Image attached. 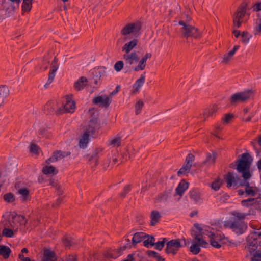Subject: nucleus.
Here are the masks:
<instances>
[{
	"label": "nucleus",
	"mask_w": 261,
	"mask_h": 261,
	"mask_svg": "<svg viewBox=\"0 0 261 261\" xmlns=\"http://www.w3.org/2000/svg\"><path fill=\"white\" fill-rule=\"evenodd\" d=\"M141 28V23L139 21L129 23L125 25L120 31L121 38L118 39L119 42L121 39L123 41H126L131 39L134 37H137L140 34Z\"/></svg>",
	"instance_id": "f257e3e1"
},
{
	"label": "nucleus",
	"mask_w": 261,
	"mask_h": 261,
	"mask_svg": "<svg viewBox=\"0 0 261 261\" xmlns=\"http://www.w3.org/2000/svg\"><path fill=\"white\" fill-rule=\"evenodd\" d=\"M252 159L248 153H243L241 158L237 161V170L242 173V176L245 180H248L251 176L249 168L251 164Z\"/></svg>",
	"instance_id": "f03ea898"
},
{
	"label": "nucleus",
	"mask_w": 261,
	"mask_h": 261,
	"mask_svg": "<svg viewBox=\"0 0 261 261\" xmlns=\"http://www.w3.org/2000/svg\"><path fill=\"white\" fill-rule=\"evenodd\" d=\"M252 238H253V241L249 242V245L246 248L248 254H247V257L249 255L252 256V257L257 258L261 259V251L258 250V244L257 240H261V232L254 231L252 233Z\"/></svg>",
	"instance_id": "7ed1b4c3"
},
{
	"label": "nucleus",
	"mask_w": 261,
	"mask_h": 261,
	"mask_svg": "<svg viewBox=\"0 0 261 261\" xmlns=\"http://www.w3.org/2000/svg\"><path fill=\"white\" fill-rule=\"evenodd\" d=\"M247 5L245 3H242L233 14V23L234 27L239 28L244 21V18L246 14Z\"/></svg>",
	"instance_id": "20e7f679"
},
{
	"label": "nucleus",
	"mask_w": 261,
	"mask_h": 261,
	"mask_svg": "<svg viewBox=\"0 0 261 261\" xmlns=\"http://www.w3.org/2000/svg\"><path fill=\"white\" fill-rule=\"evenodd\" d=\"M254 96V92L252 90H247L243 92L234 93L230 98L231 105H236L239 102H244L251 98Z\"/></svg>",
	"instance_id": "39448f33"
},
{
	"label": "nucleus",
	"mask_w": 261,
	"mask_h": 261,
	"mask_svg": "<svg viewBox=\"0 0 261 261\" xmlns=\"http://www.w3.org/2000/svg\"><path fill=\"white\" fill-rule=\"evenodd\" d=\"M179 24L182 26L181 32L182 37L187 38L189 37H192L195 38L200 37V33L198 29L194 26L185 22L183 20L179 21Z\"/></svg>",
	"instance_id": "423d86ee"
},
{
	"label": "nucleus",
	"mask_w": 261,
	"mask_h": 261,
	"mask_svg": "<svg viewBox=\"0 0 261 261\" xmlns=\"http://www.w3.org/2000/svg\"><path fill=\"white\" fill-rule=\"evenodd\" d=\"M103 149L101 147H98L94 150L91 154L87 155L88 164L90 165L92 169H95L98 164V160L102 154Z\"/></svg>",
	"instance_id": "0eeeda50"
},
{
	"label": "nucleus",
	"mask_w": 261,
	"mask_h": 261,
	"mask_svg": "<svg viewBox=\"0 0 261 261\" xmlns=\"http://www.w3.org/2000/svg\"><path fill=\"white\" fill-rule=\"evenodd\" d=\"M15 187L22 202H26L30 200V191L27 187L23 185V183L18 182L16 184Z\"/></svg>",
	"instance_id": "6e6552de"
},
{
	"label": "nucleus",
	"mask_w": 261,
	"mask_h": 261,
	"mask_svg": "<svg viewBox=\"0 0 261 261\" xmlns=\"http://www.w3.org/2000/svg\"><path fill=\"white\" fill-rule=\"evenodd\" d=\"M229 227L236 233L242 234L247 229V225L244 221H231L228 223Z\"/></svg>",
	"instance_id": "1a4fd4ad"
},
{
	"label": "nucleus",
	"mask_w": 261,
	"mask_h": 261,
	"mask_svg": "<svg viewBox=\"0 0 261 261\" xmlns=\"http://www.w3.org/2000/svg\"><path fill=\"white\" fill-rule=\"evenodd\" d=\"M194 227L196 228L197 230L193 232L192 236L199 247H206L208 243L202 239V229L201 228L199 225L197 223L194 224Z\"/></svg>",
	"instance_id": "9d476101"
},
{
	"label": "nucleus",
	"mask_w": 261,
	"mask_h": 261,
	"mask_svg": "<svg viewBox=\"0 0 261 261\" xmlns=\"http://www.w3.org/2000/svg\"><path fill=\"white\" fill-rule=\"evenodd\" d=\"M122 57L125 65L128 67L137 63L139 60V55L136 51L124 53Z\"/></svg>",
	"instance_id": "9b49d317"
},
{
	"label": "nucleus",
	"mask_w": 261,
	"mask_h": 261,
	"mask_svg": "<svg viewBox=\"0 0 261 261\" xmlns=\"http://www.w3.org/2000/svg\"><path fill=\"white\" fill-rule=\"evenodd\" d=\"M181 247V245L178 239L172 240L167 243L165 250L168 254H175Z\"/></svg>",
	"instance_id": "f8f14e48"
},
{
	"label": "nucleus",
	"mask_w": 261,
	"mask_h": 261,
	"mask_svg": "<svg viewBox=\"0 0 261 261\" xmlns=\"http://www.w3.org/2000/svg\"><path fill=\"white\" fill-rule=\"evenodd\" d=\"M2 10L5 12L6 17L12 15L16 8L18 6L9 0H3L2 2Z\"/></svg>",
	"instance_id": "ddd939ff"
},
{
	"label": "nucleus",
	"mask_w": 261,
	"mask_h": 261,
	"mask_svg": "<svg viewBox=\"0 0 261 261\" xmlns=\"http://www.w3.org/2000/svg\"><path fill=\"white\" fill-rule=\"evenodd\" d=\"M194 158L195 157L192 154L189 153L188 154L185 164L177 172L178 175L179 176L180 174H183L189 172L192 167V163L194 160Z\"/></svg>",
	"instance_id": "4468645a"
},
{
	"label": "nucleus",
	"mask_w": 261,
	"mask_h": 261,
	"mask_svg": "<svg viewBox=\"0 0 261 261\" xmlns=\"http://www.w3.org/2000/svg\"><path fill=\"white\" fill-rule=\"evenodd\" d=\"M70 155V152L62 151L61 150H57L54 152L51 156L48 159L46 162L47 164L55 162L60 160Z\"/></svg>",
	"instance_id": "2eb2a0df"
},
{
	"label": "nucleus",
	"mask_w": 261,
	"mask_h": 261,
	"mask_svg": "<svg viewBox=\"0 0 261 261\" xmlns=\"http://www.w3.org/2000/svg\"><path fill=\"white\" fill-rule=\"evenodd\" d=\"M227 186L230 188L233 186L237 189L239 186L240 181H239L238 176H234L232 173L229 172L225 178Z\"/></svg>",
	"instance_id": "dca6fc26"
},
{
	"label": "nucleus",
	"mask_w": 261,
	"mask_h": 261,
	"mask_svg": "<svg viewBox=\"0 0 261 261\" xmlns=\"http://www.w3.org/2000/svg\"><path fill=\"white\" fill-rule=\"evenodd\" d=\"M9 220L14 225L16 226V228H18V224L25 225L27 223V220L24 216L21 215H18L17 214H12L8 218Z\"/></svg>",
	"instance_id": "f3484780"
},
{
	"label": "nucleus",
	"mask_w": 261,
	"mask_h": 261,
	"mask_svg": "<svg viewBox=\"0 0 261 261\" xmlns=\"http://www.w3.org/2000/svg\"><path fill=\"white\" fill-rule=\"evenodd\" d=\"M93 102L94 104H99L100 106L107 107L111 102V98L106 95L99 96L94 98Z\"/></svg>",
	"instance_id": "a211bd4d"
},
{
	"label": "nucleus",
	"mask_w": 261,
	"mask_h": 261,
	"mask_svg": "<svg viewBox=\"0 0 261 261\" xmlns=\"http://www.w3.org/2000/svg\"><path fill=\"white\" fill-rule=\"evenodd\" d=\"M152 55L151 53H146L144 56H143L141 60L139 61L138 64L137 66L134 68V70L135 71H138L140 70H143L145 68L146 65V62L148 59H149L151 57Z\"/></svg>",
	"instance_id": "6ab92c4d"
},
{
	"label": "nucleus",
	"mask_w": 261,
	"mask_h": 261,
	"mask_svg": "<svg viewBox=\"0 0 261 261\" xmlns=\"http://www.w3.org/2000/svg\"><path fill=\"white\" fill-rule=\"evenodd\" d=\"M239 45H235L233 46V48L231 50L229 51L227 53L225 54L222 58V63L224 64H229L230 61L232 59L235 53L239 49Z\"/></svg>",
	"instance_id": "aec40b11"
},
{
	"label": "nucleus",
	"mask_w": 261,
	"mask_h": 261,
	"mask_svg": "<svg viewBox=\"0 0 261 261\" xmlns=\"http://www.w3.org/2000/svg\"><path fill=\"white\" fill-rule=\"evenodd\" d=\"M63 106L66 113H73L75 109V102L71 99L70 96H67L65 103Z\"/></svg>",
	"instance_id": "412c9836"
},
{
	"label": "nucleus",
	"mask_w": 261,
	"mask_h": 261,
	"mask_svg": "<svg viewBox=\"0 0 261 261\" xmlns=\"http://www.w3.org/2000/svg\"><path fill=\"white\" fill-rule=\"evenodd\" d=\"M138 42L137 39H134L125 43L122 47V51L125 53H131L130 51L137 46Z\"/></svg>",
	"instance_id": "4be33fe9"
},
{
	"label": "nucleus",
	"mask_w": 261,
	"mask_h": 261,
	"mask_svg": "<svg viewBox=\"0 0 261 261\" xmlns=\"http://www.w3.org/2000/svg\"><path fill=\"white\" fill-rule=\"evenodd\" d=\"M97 118H93L89 121V125L86 130L84 132L89 135H93L97 127Z\"/></svg>",
	"instance_id": "5701e85b"
},
{
	"label": "nucleus",
	"mask_w": 261,
	"mask_h": 261,
	"mask_svg": "<svg viewBox=\"0 0 261 261\" xmlns=\"http://www.w3.org/2000/svg\"><path fill=\"white\" fill-rule=\"evenodd\" d=\"M87 83V79L84 76H82L74 83V88L76 91H81L84 89Z\"/></svg>",
	"instance_id": "b1692460"
},
{
	"label": "nucleus",
	"mask_w": 261,
	"mask_h": 261,
	"mask_svg": "<svg viewBox=\"0 0 261 261\" xmlns=\"http://www.w3.org/2000/svg\"><path fill=\"white\" fill-rule=\"evenodd\" d=\"M145 73H144L143 74H142L140 76V77L136 80L135 84L133 85V87L134 89V93H137L139 91V89L141 88V87L142 86V85L145 83Z\"/></svg>",
	"instance_id": "393cba45"
},
{
	"label": "nucleus",
	"mask_w": 261,
	"mask_h": 261,
	"mask_svg": "<svg viewBox=\"0 0 261 261\" xmlns=\"http://www.w3.org/2000/svg\"><path fill=\"white\" fill-rule=\"evenodd\" d=\"M10 227L9 226H5L2 231L3 235L7 237H11L13 235V231H16L17 230L16 226L14 225L10 221Z\"/></svg>",
	"instance_id": "a878e982"
},
{
	"label": "nucleus",
	"mask_w": 261,
	"mask_h": 261,
	"mask_svg": "<svg viewBox=\"0 0 261 261\" xmlns=\"http://www.w3.org/2000/svg\"><path fill=\"white\" fill-rule=\"evenodd\" d=\"M127 240V243L126 245L120 247L118 249L111 250L112 254L113 256V258H116L120 256L122 254V252L126 249V248H130V241L129 239H126Z\"/></svg>",
	"instance_id": "bb28decb"
},
{
	"label": "nucleus",
	"mask_w": 261,
	"mask_h": 261,
	"mask_svg": "<svg viewBox=\"0 0 261 261\" xmlns=\"http://www.w3.org/2000/svg\"><path fill=\"white\" fill-rule=\"evenodd\" d=\"M247 180L244 179V181H240L239 186L245 187V192L247 195L254 196L255 195V192L253 188L249 186V183Z\"/></svg>",
	"instance_id": "cd10ccee"
},
{
	"label": "nucleus",
	"mask_w": 261,
	"mask_h": 261,
	"mask_svg": "<svg viewBox=\"0 0 261 261\" xmlns=\"http://www.w3.org/2000/svg\"><path fill=\"white\" fill-rule=\"evenodd\" d=\"M150 217L151 219L150 225L154 226L159 222L161 215L159 212L156 210H153L151 212Z\"/></svg>",
	"instance_id": "c85d7f7f"
},
{
	"label": "nucleus",
	"mask_w": 261,
	"mask_h": 261,
	"mask_svg": "<svg viewBox=\"0 0 261 261\" xmlns=\"http://www.w3.org/2000/svg\"><path fill=\"white\" fill-rule=\"evenodd\" d=\"M218 109V107L216 105H213L205 109L203 113L204 120L209 117L213 116L216 113Z\"/></svg>",
	"instance_id": "c756f323"
},
{
	"label": "nucleus",
	"mask_w": 261,
	"mask_h": 261,
	"mask_svg": "<svg viewBox=\"0 0 261 261\" xmlns=\"http://www.w3.org/2000/svg\"><path fill=\"white\" fill-rule=\"evenodd\" d=\"M9 95V90L6 86L0 87V107L3 104L4 100Z\"/></svg>",
	"instance_id": "7c9ffc66"
},
{
	"label": "nucleus",
	"mask_w": 261,
	"mask_h": 261,
	"mask_svg": "<svg viewBox=\"0 0 261 261\" xmlns=\"http://www.w3.org/2000/svg\"><path fill=\"white\" fill-rule=\"evenodd\" d=\"M121 137L116 136L110 138L108 142V145L113 147H118L121 145Z\"/></svg>",
	"instance_id": "2f4dec72"
},
{
	"label": "nucleus",
	"mask_w": 261,
	"mask_h": 261,
	"mask_svg": "<svg viewBox=\"0 0 261 261\" xmlns=\"http://www.w3.org/2000/svg\"><path fill=\"white\" fill-rule=\"evenodd\" d=\"M90 136V135L87 134V133H84L79 140V144L80 148H84L87 146L89 142Z\"/></svg>",
	"instance_id": "473e14b6"
},
{
	"label": "nucleus",
	"mask_w": 261,
	"mask_h": 261,
	"mask_svg": "<svg viewBox=\"0 0 261 261\" xmlns=\"http://www.w3.org/2000/svg\"><path fill=\"white\" fill-rule=\"evenodd\" d=\"M188 183L184 181H181L176 188V193L177 195L181 196L184 192L188 189Z\"/></svg>",
	"instance_id": "72a5a7b5"
},
{
	"label": "nucleus",
	"mask_w": 261,
	"mask_h": 261,
	"mask_svg": "<svg viewBox=\"0 0 261 261\" xmlns=\"http://www.w3.org/2000/svg\"><path fill=\"white\" fill-rule=\"evenodd\" d=\"M146 236L144 235L142 232H136L134 234L132 239V244L134 246H136L138 243L141 242L146 238Z\"/></svg>",
	"instance_id": "f704fd0d"
},
{
	"label": "nucleus",
	"mask_w": 261,
	"mask_h": 261,
	"mask_svg": "<svg viewBox=\"0 0 261 261\" xmlns=\"http://www.w3.org/2000/svg\"><path fill=\"white\" fill-rule=\"evenodd\" d=\"M11 253L10 249L6 246L0 245V255L6 259L9 257Z\"/></svg>",
	"instance_id": "c9c22d12"
},
{
	"label": "nucleus",
	"mask_w": 261,
	"mask_h": 261,
	"mask_svg": "<svg viewBox=\"0 0 261 261\" xmlns=\"http://www.w3.org/2000/svg\"><path fill=\"white\" fill-rule=\"evenodd\" d=\"M42 172L46 175L47 174H56L58 170L53 166H45L42 168Z\"/></svg>",
	"instance_id": "e433bc0d"
},
{
	"label": "nucleus",
	"mask_w": 261,
	"mask_h": 261,
	"mask_svg": "<svg viewBox=\"0 0 261 261\" xmlns=\"http://www.w3.org/2000/svg\"><path fill=\"white\" fill-rule=\"evenodd\" d=\"M241 42L244 44L246 45L247 44L252 37L251 35H250L248 32L247 31H243L241 34Z\"/></svg>",
	"instance_id": "4c0bfd02"
},
{
	"label": "nucleus",
	"mask_w": 261,
	"mask_h": 261,
	"mask_svg": "<svg viewBox=\"0 0 261 261\" xmlns=\"http://www.w3.org/2000/svg\"><path fill=\"white\" fill-rule=\"evenodd\" d=\"M32 0H23L22 5L23 12H29L32 8Z\"/></svg>",
	"instance_id": "58836bf2"
},
{
	"label": "nucleus",
	"mask_w": 261,
	"mask_h": 261,
	"mask_svg": "<svg viewBox=\"0 0 261 261\" xmlns=\"http://www.w3.org/2000/svg\"><path fill=\"white\" fill-rule=\"evenodd\" d=\"M190 198L196 202L200 200L199 192L195 190H191L189 193Z\"/></svg>",
	"instance_id": "ea45409f"
},
{
	"label": "nucleus",
	"mask_w": 261,
	"mask_h": 261,
	"mask_svg": "<svg viewBox=\"0 0 261 261\" xmlns=\"http://www.w3.org/2000/svg\"><path fill=\"white\" fill-rule=\"evenodd\" d=\"M253 32L255 35H261V17L256 19Z\"/></svg>",
	"instance_id": "a19ab883"
},
{
	"label": "nucleus",
	"mask_w": 261,
	"mask_h": 261,
	"mask_svg": "<svg viewBox=\"0 0 261 261\" xmlns=\"http://www.w3.org/2000/svg\"><path fill=\"white\" fill-rule=\"evenodd\" d=\"M217 158V153L213 152L212 153H209L207 154L205 162L210 164H213L215 162Z\"/></svg>",
	"instance_id": "79ce46f5"
},
{
	"label": "nucleus",
	"mask_w": 261,
	"mask_h": 261,
	"mask_svg": "<svg viewBox=\"0 0 261 261\" xmlns=\"http://www.w3.org/2000/svg\"><path fill=\"white\" fill-rule=\"evenodd\" d=\"M147 239L143 241V245L146 247H149V245L153 246L155 245V239L153 236H146Z\"/></svg>",
	"instance_id": "37998d69"
},
{
	"label": "nucleus",
	"mask_w": 261,
	"mask_h": 261,
	"mask_svg": "<svg viewBox=\"0 0 261 261\" xmlns=\"http://www.w3.org/2000/svg\"><path fill=\"white\" fill-rule=\"evenodd\" d=\"M222 184V181L220 179H215L212 184L210 185V187L214 191H218L221 185Z\"/></svg>",
	"instance_id": "c03bdc74"
},
{
	"label": "nucleus",
	"mask_w": 261,
	"mask_h": 261,
	"mask_svg": "<svg viewBox=\"0 0 261 261\" xmlns=\"http://www.w3.org/2000/svg\"><path fill=\"white\" fill-rule=\"evenodd\" d=\"M56 72V69H51L49 72L48 80L47 81V83L44 85V87L45 88H48L49 85L53 82L55 76Z\"/></svg>",
	"instance_id": "a18cd8bd"
},
{
	"label": "nucleus",
	"mask_w": 261,
	"mask_h": 261,
	"mask_svg": "<svg viewBox=\"0 0 261 261\" xmlns=\"http://www.w3.org/2000/svg\"><path fill=\"white\" fill-rule=\"evenodd\" d=\"M3 199L7 203H12L15 201V198L13 194L8 193L4 195Z\"/></svg>",
	"instance_id": "49530a36"
},
{
	"label": "nucleus",
	"mask_w": 261,
	"mask_h": 261,
	"mask_svg": "<svg viewBox=\"0 0 261 261\" xmlns=\"http://www.w3.org/2000/svg\"><path fill=\"white\" fill-rule=\"evenodd\" d=\"M190 251L194 254H197L200 251V248L197 243H194L190 247Z\"/></svg>",
	"instance_id": "de8ad7c7"
},
{
	"label": "nucleus",
	"mask_w": 261,
	"mask_h": 261,
	"mask_svg": "<svg viewBox=\"0 0 261 261\" xmlns=\"http://www.w3.org/2000/svg\"><path fill=\"white\" fill-rule=\"evenodd\" d=\"M143 106H144V103L141 100H138L136 102L135 106V113L136 115H139V114H140Z\"/></svg>",
	"instance_id": "09e8293b"
},
{
	"label": "nucleus",
	"mask_w": 261,
	"mask_h": 261,
	"mask_svg": "<svg viewBox=\"0 0 261 261\" xmlns=\"http://www.w3.org/2000/svg\"><path fill=\"white\" fill-rule=\"evenodd\" d=\"M106 68L105 67H99L95 70V74L97 77H101L106 75Z\"/></svg>",
	"instance_id": "8fccbe9b"
},
{
	"label": "nucleus",
	"mask_w": 261,
	"mask_h": 261,
	"mask_svg": "<svg viewBox=\"0 0 261 261\" xmlns=\"http://www.w3.org/2000/svg\"><path fill=\"white\" fill-rule=\"evenodd\" d=\"M124 64L122 61H118L115 63L114 68L117 72H119L123 69Z\"/></svg>",
	"instance_id": "3c124183"
},
{
	"label": "nucleus",
	"mask_w": 261,
	"mask_h": 261,
	"mask_svg": "<svg viewBox=\"0 0 261 261\" xmlns=\"http://www.w3.org/2000/svg\"><path fill=\"white\" fill-rule=\"evenodd\" d=\"M52 111H54L57 114H62L66 113L65 110H64V107L63 105L57 106L56 108H52Z\"/></svg>",
	"instance_id": "603ef678"
},
{
	"label": "nucleus",
	"mask_w": 261,
	"mask_h": 261,
	"mask_svg": "<svg viewBox=\"0 0 261 261\" xmlns=\"http://www.w3.org/2000/svg\"><path fill=\"white\" fill-rule=\"evenodd\" d=\"M232 215L235 216L238 219H234V221H243L246 215L244 213L233 212Z\"/></svg>",
	"instance_id": "864d4df0"
},
{
	"label": "nucleus",
	"mask_w": 261,
	"mask_h": 261,
	"mask_svg": "<svg viewBox=\"0 0 261 261\" xmlns=\"http://www.w3.org/2000/svg\"><path fill=\"white\" fill-rule=\"evenodd\" d=\"M130 191V186L127 185L124 187L123 191L120 194V196L122 198H124L127 194H128Z\"/></svg>",
	"instance_id": "5fc2aeb1"
},
{
	"label": "nucleus",
	"mask_w": 261,
	"mask_h": 261,
	"mask_svg": "<svg viewBox=\"0 0 261 261\" xmlns=\"http://www.w3.org/2000/svg\"><path fill=\"white\" fill-rule=\"evenodd\" d=\"M165 245V239H163V241H158L156 243H155V248L159 250H161L162 248L164 247Z\"/></svg>",
	"instance_id": "6e6d98bb"
},
{
	"label": "nucleus",
	"mask_w": 261,
	"mask_h": 261,
	"mask_svg": "<svg viewBox=\"0 0 261 261\" xmlns=\"http://www.w3.org/2000/svg\"><path fill=\"white\" fill-rule=\"evenodd\" d=\"M77 257L76 254H70L66 256L65 260L62 261H77Z\"/></svg>",
	"instance_id": "4d7b16f0"
},
{
	"label": "nucleus",
	"mask_w": 261,
	"mask_h": 261,
	"mask_svg": "<svg viewBox=\"0 0 261 261\" xmlns=\"http://www.w3.org/2000/svg\"><path fill=\"white\" fill-rule=\"evenodd\" d=\"M211 245L216 248H220L221 246L220 241H214V240H210Z\"/></svg>",
	"instance_id": "13d9d810"
},
{
	"label": "nucleus",
	"mask_w": 261,
	"mask_h": 261,
	"mask_svg": "<svg viewBox=\"0 0 261 261\" xmlns=\"http://www.w3.org/2000/svg\"><path fill=\"white\" fill-rule=\"evenodd\" d=\"M38 149H39V147L36 144H32L31 145L30 148V150L31 152L34 153L35 154H37L38 152Z\"/></svg>",
	"instance_id": "bf43d9fd"
},
{
	"label": "nucleus",
	"mask_w": 261,
	"mask_h": 261,
	"mask_svg": "<svg viewBox=\"0 0 261 261\" xmlns=\"http://www.w3.org/2000/svg\"><path fill=\"white\" fill-rule=\"evenodd\" d=\"M232 117L233 116L231 114H226L225 117L222 119V121L225 123H228L231 120Z\"/></svg>",
	"instance_id": "052dcab7"
},
{
	"label": "nucleus",
	"mask_w": 261,
	"mask_h": 261,
	"mask_svg": "<svg viewBox=\"0 0 261 261\" xmlns=\"http://www.w3.org/2000/svg\"><path fill=\"white\" fill-rule=\"evenodd\" d=\"M208 236L210 239V240H214V241H220V237L219 236L218 234L211 233Z\"/></svg>",
	"instance_id": "680f3d73"
},
{
	"label": "nucleus",
	"mask_w": 261,
	"mask_h": 261,
	"mask_svg": "<svg viewBox=\"0 0 261 261\" xmlns=\"http://www.w3.org/2000/svg\"><path fill=\"white\" fill-rule=\"evenodd\" d=\"M104 256L108 259L113 258V254H112L111 250H109L106 253H105Z\"/></svg>",
	"instance_id": "e2e57ef3"
},
{
	"label": "nucleus",
	"mask_w": 261,
	"mask_h": 261,
	"mask_svg": "<svg viewBox=\"0 0 261 261\" xmlns=\"http://www.w3.org/2000/svg\"><path fill=\"white\" fill-rule=\"evenodd\" d=\"M254 198H249L247 200H243L242 201V204L243 206H248V202L250 201H254Z\"/></svg>",
	"instance_id": "0e129e2a"
},
{
	"label": "nucleus",
	"mask_w": 261,
	"mask_h": 261,
	"mask_svg": "<svg viewBox=\"0 0 261 261\" xmlns=\"http://www.w3.org/2000/svg\"><path fill=\"white\" fill-rule=\"evenodd\" d=\"M72 241L70 240L68 238H65L64 239V243L66 246H71L72 244Z\"/></svg>",
	"instance_id": "69168bd1"
},
{
	"label": "nucleus",
	"mask_w": 261,
	"mask_h": 261,
	"mask_svg": "<svg viewBox=\"0 0 261 261\" xmlns=\"http://www.w3.org/2000/svg\"><path fill=\"white\" fill-rule=\"evenodd\" d=\"M19 258L21 261H31V259L29 257H25L22 253L19 254Z\"/></svg>",
	"instance_id": "338daca9"
},
{
	"label": "nucleus",
	"mask_w": 261,
	"mask_h": 261,
	"mask_svg": "<svg viewBox=\"0 0 261 261\" xmlns=\"http://www.w3.org/2000/svg\"><path fill=\"white\" fill-rule=\"evenodd\" d=\"M253 10L256 11H258L261 10V2L256 3L254 6Z\"/></svg>",
	"instance_id": "774afa93"
}]
</instances>
